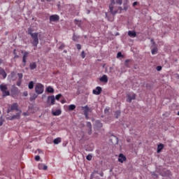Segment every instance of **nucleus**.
Segmentation results:
<instances>
[{"label": "nucleus", "mask_w": 179, "mask_h": 179, "mask_svg": "<svg viewBox=\"0 0 179 179\" xmlns=\"http://www.w3.org/2000/svg\"><path fill=\"white\" fill-rule=\"evenodd\" d=\"M116 3L118 5H122V0H116Z\"/></svg>", "instance_id": "nucleus-39"}, {"label": "nucleus", "mask_w": 179, "mask_h": 179, "mask_svg": "<svg viewBox=\"0 0 179 179\" xmlns=\"http://www.w3.org/2000/svg\"><path fill=\"white\" fill-rule=\"evenodd\" d=\"M28 34H29V36H31L32 34H34V33H33V29L28 28Z\"/></svg>", "instance_id": "nucleus-30"}, {"label": "nucleus", "mask_w": 179, "mask_h": 179, "mask_svg": "<svg viewBox=\"0 0 179 179\" xmlns=\"http://www.w3.org/2000/svg\"><path fill=\"white\" fill-rule=\"evenodd\" d=\"M36 99H37V95L36 94H34L32 96V97L30 98L31 101H33V100H36Z\"/></svg>", "instance_id": "nucleus-32"}, {"label": "nucleus", "mask_w": 179, "mask_h": 179, "mask_svg": "<svg viewBox=\"0 0 179 179\" xmlns=\"http://www.w3.org/2000/svg\"><path fill=\"white\" fill-rule=\"evenodd\" d=\"M101 87H96L95 90H93V94L99 96L101 93Z\"/></svg>", "instance_id": "nucleus-12"}, {"label": "nucleus", "mask_w": 179, "mask_h": 179, "mask_svg": "<svg viewBox=\"0 0 179 179\" xmlns=\"http://www.w3.org/2000/svg\"><path fill=\"white\" fill-rule=\"evenodd\" d=\"M74 23H76V24H78V26H79V24H79V20H75Z\"/></svg>", "instance_id": "nucleus-44"}, {"label": "nucleus", "mask_w": 179, "mask_h": 179, "mask_svg": "<svg viewBox=\"0 0 179 179\" xmlns=\"http://www.w3.org/2000/svg\"><path fill=\"white\" fill-rule=\"evenodd\" d=\"M18 89L16 87H14L12 90H11V93L12 94H13L14 96H16V94H17V92H18Z\"/></svg>", "instance_id": "nucleus-20"}, {"label": "nucleus", "mask_w": 179, "mask_h": 179, "mask_svg": "<svg viewBox=\"0 0 179 179\" xmlns=\"http://www.w3.org/2000/svg\"><path fill=\"white\" fill-rule=\"evenodd\" d=\"M129 62H131V59H126L124 62V66L127 68H129L130 65H129Z\"/></svg>", "instance_id": "nucleus-27"}, {"label": "nucleus", "mask_w": 179, "mask_h": 179, "mask_svg": "<svg viewBox=\"0 0 179 179\" xmlns=\"http://www.w3.org/2000/svg\"><path fill=\"white\" fill-rule=\"evenodd\" d=\"M157 71H159L162 70V66H157L156 68Z\"/></svg>", "instance_id": "nucleus-43"}, {"label": "nucleus", "mask_w": 179, "mask_h": 179, "mask_svg": "<svg viewBox=\"0 0 179 179\" xmlns=\"http://www.w3.org/2000/svg\"><path fill=\"white\" fill-rule=\"evenodd\" d=\"M0 114H1V110H0Z\"/></svg>", "instance_id": "nucleus-61"}, {"label": "nucleus", "mask_w": 179, "mask_h": 179, "mask_svg": "<svg viewBox=\"0 0 179 179\" xmlns=\"http://www.w3.org/2000/svg\"><path fill=\"white\" fill-rule=\"evenodd\" d=\"M88 135H92V129H88Z\"/></svg>", "instance_id": "nucleus-48"}, {"label": "nucleus", "mask_w": 179, "mask_h": 179, "mask_svg": "<svg viewBox=\"0 0 179 179\" xmlns=\"http://www.w3.org/2000/svg\"><path fill=\"white\" fill-rule=\"evenodd\" d=\"M18 108H19V105H17V103H14L11 105L10 107H8V108L7 110V113H9L14 110L19 112V111H20V110H19Z\"/></svg>", "instance_id": "nucleus-4"}, {"label": "nucleus", "mask_w": 179, "mask_h": 179, "mask_svg": "<svg viewBox=\"0 0 179 179\" xmlns=\"http://www.w3.org/2000/svg\"><path fill=\"white\" fill-rule=\"evenodd\" d=\"M61 113H62L61 110L58 109V110H57L55 111V112L52 111V115L57 116V115H61Z\"/></svg>", "instance_id": "nucleus-21"}, {"label": "nucleus", "mask_w": 179, "mask_h": 179, "mask_svg": "<svg viewBox=\"0 0 179 179\" xmlns=\"http://www.w3.org/2000/svg\"><path fill=\"white\" fill-rule=\"evenodd\" d=\"M73 41H78V38L75 36H73Z\"/></svg>", "instance_id": "nucleus-46"}, {"label": "nucleus", "mask_w": 179, "mask_h": 179, "mask_svg": "<svg viewBox=\"0 0 179 179\" xmlns=\"http://www.w3.org/2000/svg\"><path fill=\"white\" fill-rule=\"evenodd\" d=\"M118 162H120V163H123L124 162H127V157H125L124 154H120L118 156Z\"/></svg>", "instance_id": "nucleus-9"}, {"label": "nucleus", "mask_w": 179, "mask_h": 179, "mask_svg": "<svg viewBox=\"0 0 179 179\" xmlns=\"http://www.w3.org/2000/svg\"><path fill=\"white\" fill-rule=\"evenodd\" d=\"M64 48H65V44L62 43L59 47V50H63Z\"/></svg>", "instance_id": "nucleus-37"}, {"label": "nucleus", "mask_w": 179, "mask_h": 179, "mask_svg": "<svg viewBox=\"0 0 179 179\" xmlns=\"http://www.w3.org/2000/svg\"><path fill=\"white\" fill-rule=\"evenodd\" d=\"M28 87L29 89H30L31 90V89H34V82L33 81H30L29 85H28Z\"/></svg>", "instance_id": "nucleus-24"}, {"label": "nucleus", "mask_w": 179, "mask_h": 179, "mask_svg": "<svg viewBox=\"0 0 179 179\" xmlns=\"http://www.w3.org/2000/svg\"><path fill=\"white\" fill-rule=\"evenodd\" d=\"M46 92H48V93H54V88H52L51 86H49L47 87Z\"/></svg>", "instance_id": "nucleus-23"}, {"label": "nucleus", "mask_w": 179, "mask_h": 179, "mask_svg": "<svg viewBox=\"0 0 179 179\" xmlns=\"http://www.w3.org/2000/svg\"><path fill=\"white\" fill-rule=\"evenodd\" d=\"M82 110L84 111V115L85 116L86 120H89V113H92V109L89 106H82Z\"/></svg>", "instance_id": "nucleus-5"}, {"label": "nucleus", "mask_w": 179, "mask_h": 179, "mask_svg": "<svg viewBox=\"0 0 179 179\" xmlns=\"http://www.w3.org/2000/svg\"><path fill=\"white\" fill-rule=\"evenodd\" d=\"M76 47L78 50H82V45L80 44H76Z\"/></svg>", "instance_id": "nucleus-42"}, {"label": "nucleus", "mask_w": 179, "mask_h": 179, "mask_svg": "<svg viewBox=\"0 0 179 179\" xmlns=\"http://www.w3.org/2000/svg\"><path fill=\"white\" fill-rule=\"evenodd\" d=\"M128 36L129 37H136V32L135 31H128Z\"/></svg>", "instance_id": "nucleus-18"}, {"label": "nucleus", "mask_w": 179, "mask_h": 179, "mask_svg": "<svg viewBox=\"0 0 179 179\" xmlns=\"http://www.w3.org/2000/svg\"><path fill=\"white\" fill-rule=\"evenodd\" d=\"M22 114V110H19L16 115H14L12 116L10 120H20V115Z\"/></svg>", "instance_id": "nucleus-11"}, {"label": "nucleus", "mask_w": 179, "mask_h": 179, "mask_svg": "<svg viewBox=\"0 0 179 179\" xmlns=\"http://www.w3.org/2000/svg\"><path fill=\"white\" fill-rule=\"evenodd\" d=\"M0 75L3 77V79H6L7 74L3 69H0Z\"/></svg>", "instance_id": "nucleus-15"}, {"label": "nucleus", "mask_w": 179, "mask_h": 179, "mask_svg": "<svg viewBox=\"0 0 179 179\" xmlns=\"http://www.w3.org/2000/svg\"><path fill=\"white\" fill-rule=\"evenodd\" d=\"M38 169L39 170H47L48 169V166H47V165H45L44 164H39Z\"/></svg>", "instance_id": "nucleus-16"}, {"label": "nucleus", "mask_w": 179, "mask_h": 179, "mask_svg": "<svg viewBox=\"0 0 179 179\" xmlns=\"http://www.w3.org/2000/svg\"><path fill=\"white\" fill-rule=\"evenodd\" d=\"M41 2H45V0H41ZM48 2H51L52 0H46Z\"/></svg>", "instance_id": "nucleus-50"}, {"label": "nucleus", "mask_w": 179, "mask_h": 179, "mask_svg": "<svg viewBox=\"0 0 179 179\" xmlns=\"http://www.w3.org/2000/svg\"><path fill=\"white\" fill-rule=\"evenodd\" d=\"M138 5V1H135L133 3V6H136Z\"/></svg>", "instance_id": "nucleus-49"}, {"label": "nucleus", "mask_w": 179, "mask_h": 179, "mask_svg": "<svg viewBox=\"0 0 179 179\" xmlns=\"http://www.w3.org/2000/svg\"><path fill=\"white\" fill-rule=\"evenodd\" d=\"M2 64V59H0V65Z\"/></svg>", "instance_id": "nucleus-55"}, {"label": "nucleus", "mask_w": 179, "mask_h": 179, "mask_svg": "<svg viewBox=\"0 0 179 179\" xmlns=\"http://www.w3.org/2000/svg\"><path fill=\"white\" fill-rule=\"evenodd\" d=\"M178 79H179V76L178 75Z\"/></svg>", "instance_id": "nucleus-60"}, {"label": "nucleus", "mask_w": 179, "mask_h": 179, "mask_svg": "<svg viewBox=\"0 0 179 179\" xmlns=\"http://www.w3.org/2000/svg\"><path fill=\"white\" fill-rule=\"evenodd\" d=\"M64 52H66V50H64Z\"/></svg>", "instance_id": "nucleus-59"}, {"label": "nucleus", "mask_w": 179, "mask_h": 179, "mask_svg": "<svg viewBox=\"0 0 179 179\" xmlns=\"http://www.w3.org/2000/svg\"><path fill=\"white\" fill-rule=\"evenodd\" d=\"M29 57V52H24V55L22 57V62H24V66H26V59H27V57Z\"/></svg>", "instance_id": "nucleus-13"}, {"label": "nucleus", "mask_w": 179, "mask_h": 179, "mask_svg": "<svg viewBox=\"0 0 179 179\" xmlns=\"http://www.w3.org/2000/svg\"><path fill=\"white\" fill-rule=\"evenodd\" d=\"M22 85V81L17 82V86H20Z\"/></svg>", "instance_id": "nucleus-47"}, {"label": "nucleus", "mask_w": 179, "mask_h": 179, "mask_svg": "<svg viewBox=\"0 0 179 179\" xmlns=\"http://www.w3.org/2000/svg\"><path fill=\"white\" fill-rule=\"evenodd\" d=\"M121 115V110H117L115 113V118H118Z\"/></svg>", "instance_id": "nucleus-28"}, {"label": "nucleus", "mask_w": 179, "mask_h": 179, "mask_svg": "<svg viewBox=\"0 0 179 179\" xmlns=\"http://www.w3.org/2000/svg\"><path fill=\"white\" fill-rule=\"evenodd\" d=\"M32 41H31V44H32L33 47L37 48V45H38V33H34L31 36Z\"/></svg>", "instance_id": "nucleus-1"}, {"label": "nucleus", "mask_w": 179, "mask_h": 179, "mask_svg": "<svg viewBox=\"0 0 179 179\" xmlns=\"http://www.w3.org/2000/svg\"><path fill=\"white\" fill-rule=\"evenodd\" d=\"M28 93H27V92H23V96H24L25 97H27V96H28Z\"/></svg>", "instance_id": "nucleus-45"}, {"label": "nucleus", "mask_w": 179, "mask_h": 179, "mask_svg": "<svg viewBox=\"0 0 179 179\" xmlns=\"http://www.w3.org/2000/svg\"><path fill=\"white\" fill-rule=\"evenodd\" d=\"M136 99V94L135 93L129 94L127 95L128 103H132V100H135Z\"/></svg>", "instance_id": "nucleus-6"}, {"label": "nucleus", "mask_w": 179, "mask_h": 179, "mask_svg": "<svg viewBox=\"0 0 179 179\" xmlns=\"http://www.w3.org/2000/svg\"><path fill=\"white\" fill-rule=\"evenodd\" d=\"M151 43H152V44H155V41L153 39H151Z\"/></svg>", "instance_id": "nucleus-54"}, {"label": "nucleus", "mask_w": 179, "mask_h": 179, "mask_svg": "<svg viewBox=\"0 0 179 179\" xmlns=\"http://www.w3.org/2000/svg\"><path fill=\"white\" fill-rule=\"evenodd\" d=\"M106 17L108 18V20H109V22H114V17L108 16V14H107V13H106Z\"/></svg>", "instance_id": "nucleus-26"}, {"label": "nucleus", "mask_w": 179, "mask_h": 179, "mask_svg": "<svg viewBox=\"0 0 179 179\" xmlns=\"http://www.w3.org/2000/svg\"><path fill=\"white\" fill-rule=\"evenodd\" d=\"M29 68H30L31 71L36 69V68H37V64L36 62L30 63Z\"/></svg>", "instance_id": "nucleus-17"}, {"label": "nucleus", "mask_w": 179, "mask_h": 179, "mask_svg": "<svg viewBox=\"0 0 179 179\" xmlns=\"http://www.w3.org/2000/svg\"><path fill=\"white\" fill-rule=\"evenodd\" d=\"M75 108H76V106L71 104L69 106L68 110L69 111H73V110H75Z\"/></svg>", "instance_id": "nucleus-22"}, {"label": "nucleus", "mask_w": 179, "mask_h": 179, "mask_svg": "<svg viewBox=\"0 0 179 179\" xmlns=\"http://www.w3.org/2000/svg\"><path fill=\"white\" fill-rule=\"evenodd\" d=\"M114 5H115V1L114 0H111L109 6L114 7Z\"/></svg>", "instance_id": "nucleus-33"}, {"label": "nucleus", "mask_w": 179, "mask_h": 179, "mask_svg": "<svg viewBox=\"0 0 179 179\" xmlns=\"http://www.w3.org/2000/svg\"><path fill=\"white\" fill-rule=\"evenodd\" d=\"M154 176H157V175H156V174H154Z\"/></svg>", "instance_id": "nucleus-57"}, {"label": "nucleus", "mask_w": 179, "mask_h": 179, "mask_svg": "<svg viewBox=\"0 0 179 179\" xmlns=\"http://www.w3.org/2000/svg\"><path fill=\"white\" fill-rule=\"evenodd\" d=\"M61 103L64 104V103H66V101L65 99H63L61 101Z\"/></svg>", "instance_id": "nucleus-51"}, {"label": "nucleus", "mask_w": 179, "mask_h": 179, "mask_svg": "<svg viewBox=\"0 0 179 179\" xmlns=\"http://www.w3.org/2000/svg\"><path fill=\"white\" fill-rule=\"evenodd\" d=\"M92 157H93L92 156V155H88L86 157V159H87V160L90 161V160H92Z\"/></svg>", "instance_id": "nucleus-36"}, {"label": "nucleus", "mask_w": 179, "mask_h": 179, "mask_svg": "<svg viewBox=\"0 0 179 179\" xmlns=\"http://www.w3.org/2000/svg\"><path fill=\"white\" fill-rule=\"evenodd\" d=\"M48 104H50V106L55 104V96L54 95L48 96Z\"/></svg>", "instance_id": "nucleus-7"}, {"label": "nucleus", "mask_w": 179, "mask_h": 179, "mask_svg": "<svg viewBox=\"0 0 179 179\" xmlns=\"http://www.w3.org/2000/svg\"><path fill=\"white\" fill-rule=\"evenodd\" d=\"M35 92L38 94H43L44 92V85H43L41 83L36 84L35 87Z\"/></svg>", "instance_id": "nucleus-3"}, {"label": "nucleus", "mask_w": 179, "mask_h": 179, "mask_svg": "<svg viewBox=\"0 0 179 179\" xmlns=\"http://www.w3.org/2000/svg\"><path fill=\"white\" fill-rule=\"evenodd\" d=\"M120 8V9H122L121 7H119Z\"/></svg>", "instance_id": "nucleus-58"}, {"label": "nucleus", "mask_w": 179, "mask_h": 179, "mask_svg": "<svg viewBox=\"0 0 179 179\" xmlns=\"http://www.w3.org/2000/svg\"><path fill=\"white\" fill-rule=\"evenodd\" d=\"M177 114H178V115H179V111L178 112V113H177Z\"/></svg>", "instance_id": "nucleus-56"}, {"label": "nucleus", "mask_w": 179, "mask_h": 179, "mask_svg": "<svg viewBox=\"0 0 179 179\" xmlns=\"http://www.w3.org/2000/svg\"><path fill=\"white\" fill-rule=\"evenodd\" d=\"M100 82H103V83H107L108 82V77L107 76L103 75L100 79Z\"/></svg>", "instance_id": "nucleus-14"}, {"label": "nucleus", "mask_w": 179, "mask_h": 179, "mask_svg": "<svg viewBox=\"0 0 179 179\" xmlns=\"http://www.w3.org/2000/svg\"><path fill=\"white\" fill-rule=\"evenodd\" d=\"M59 15H52L50 17V22H59Z\"/></svg>", "instance_id": "nucleus-8"}, {"label": "nucleus", "mask_w": 179, "mask_h": 179, "mask_svg": "<svg viewBox=\"0 0 179 179\" xmlns=\"http://www.w3.org/2000/svg\"><path fill=\"white\" fill-rule=\"evenodd\" d=\"M109 10L113 16H115L116 13H118V10L114 8V6H109Z\"/></svg>", "instance_id": "nucleus-10"}, {"label": "nucleus", "mask_w": 179, "mask_h": 179, "mask_svg": "<svg viewBox=\"0 0 179 179\" xmlns=\"http://www.w3.org/2000/svg\"><path fill=\"white\" fill-rule=\"evenodd\" d=\"M53 143L55 145H58V143H61V138H57L53 141Z\"/></svg>", "instance_id": "nucleus-25"}, {"label": "nucleus", "mask_w": 179, "mask_h": 179, "mask_svg": "<svg viewBox=\"0 0 179 179\" xmlns=\"http://www.w3.org/2000/svg\"><path fill=\"white\" fill-rule=\"evenodd\" d=\"M117 58H124V55H122V53H121V52H117Z\"/></svg>", "instance_id": "nucleus-31"}, {"label": "nucleus", "mask_w": 179, "mask_h": 179, "mask_svg": "<svg viewBox=\"0 0 179 179\" xmlns=\"http://www.w3.org/2000/svg\"><path fill=\"white\" fill-rule=\"evenodd\" d=\"M151 52L152 55H155V54H157V48H154L152 49Z\"/></svg>", "instance_id": "nucleus-29"}, {"label": "nucleus", "mask_w": 179, "mask_h": 179, "mask_svg": "<svg viewBox=\"0 0 179 179\" xmlns=\"http://www.w3.org/2000/svg\"><path fill=\"white\" fill-rule=\"evenodd\" d=\"M164 148V145H163V144L158 145L157 150V153H160V152H162V150H163Z\"/></svg>", "instance_id": "nucleus-19"}, {"label": "nucleus", "mask_w": 179, "mask_h": 179, "mask_svg": "<svg viewBox=\"0 0 179 179\" xmlns=\"http://www.w3.org/2000/svg\"><path fill=\"white\" fill-rule=\"evenodd\" d=\"M62 97V94H59L55 96L56 100H59Z\"/></svg>", "instance_id": "nucleus-34"}, {"label": "nucleus", "mask_w": 179, "mask_h": 179, "mask_svg": "<svg viewBox=\"0 0 179 179\" xmlns=\"http://www.w3.org/2000/svg\"><path fill=\"white\" fill-rule=\"evenodd\" d=\"M35 160L36 162H40V156H38V155L35 156Z\"/></svg>", "instance_id": "nucleus-41"}, {"label": "nucleus", "mask_w": 179, "mask_h": 179, "mask_svg": "<svg viewBox=\"0 0 179 179\" xmlns=\"http://www.w3.org/2000/svg\"><path fill=\"white\" fill-rule=\"evenodd\" d=\"M3 125V122L0 121V127H2Z\"/></svg>", "instance_id": "nucleus-53"}, {"label": "nucleus", "mask_w": 179, "mask_h": 179, "mask_svg": "<svg viewBox=\"0 0 179 179\" xmlns=\"http://www.w3.org/2000/svg\"><path fill=\"white\" fill-rule=\"evenodd\" d=\"M0 90L3 93V97H6V96H10V92L8 91V85L6 84L0 85Z\"/></svg>", "instance_id": "nucleus-2"}, {"label": "nucleus", "mask_w": 179, "mask_h": 179, "mask_svg": "<svg viewBox=\"0 0 179 179\" xmlns=\"http://www.w3.org/2000/svg\"><path fill=\"white\" fill-rule=\"evenodd\" d=\"M81 57H82V58H85V57H86V53H85V51H83V52H81Z\"/></svg>", "instance_id": "nucleus-40"}, {"label": "nucleus", "mask_w": 179, "mask_h": 179, "mask_svg": "<svg viewBox=\"0 0 179 179\" xmlns=\"http://www.w3.org/2000/svg\"><path fill=\"white\" fill-rule=\"evenodd\" d=\"M87 127L89 128V129H92V123H90V122H87Z\"/></svg>", "instance_id": "nucleus-35"}, {"label": "nucleus", "mask_w": 179, "mask_h": 179, "mask_svg": "<svg viewBox=\"0 0 179 179\" xmlns=\"http://www.w3.org/2000/svg\"><path fill=\"white\" fill-rule=\"evenodd\" d=\"M17 76H18V78H19L20 80V79H22V78H23V74H22V73H17Z\"/></svg>", "instance_id": "nucleus-38"}, {"label": "nucleus", "mask_w": 179, "mask_h": 179, "mask_svg": "<svg viewBox=\"0 0 179 179\" xmlns=\"http://www.w3.org/2000/svg\"><path fill=\"white\" fill-rule=\"evenodd\" d=\"M123 10H128V7L127 6H124L123 8Z\"/></svg>", "instance_id": "nucleus-52"}]
</instances>
